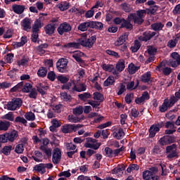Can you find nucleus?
<instances>
[{
	"label": "nucleus",
	"mask_w": 180,
	"mask_h": 180,
	"mask_svg": "<svg viewBox=\"0 0 180 180\" xmlns=\"http://www.w3.org/2000/svg\"><path fill=\"white\" fill-rule=\"evenodd\" d=\"M97 40L96 35H92L89 38L86 37V35H84V37H82L78 39V43L72 42L68 43L67 44H65L62 46L63 48H75V49H79L80 46H82L83 47H87L88 49H91L94 46V44L96 43Z\"/></svg>",
	"instance_id": "obj_1"
},
{
	"label": "nucleus",
	"mask_w": 180,
	"mask_h": 180,
	"mask_svg": "<svg viewBox=\"0 0 180 180\" xmlns=\"http://www.w3.org/2000/svg\"><path fill=\"white\" fill-rule=\"evenodd\" d=\"M18 132L13 130L0 135V143H13L18 137Z\"/></svg>",
	"instance_id": "obj_2"
},
{
	"label": "nucleus",
	"mask_w": 180,
	"mask_h": 180,
	"mask_svg": "<svg viewBox=\"0 0 180 180\" xmlns=\"http://www.w3.org/2000/svg\"><path fill=\"white\" fill-rule=\"evenodd\" d=\"M165 153L167 155V159L171 160L174 158H179V155L177 152V146L176 143H174L166 147Z\"/></svg>",
	"instance_id": "obj_3"
},
{
	"label": "nucleus",
	"mask_w": 180,
	"mask_h": 180,
	"mask_svg": "<svg viewBox=\"0 0 180 180\" xmlns=\"http://www.w3.org/2000/svg\"><path fill=\"white\" fill-rule=\"evenodd\" d=\"M158 171L157 167H151L150 170H145L143 172V178L144 180H160L159 176H156L155 172Z\"/></svg>",
	"instance_id": "obj_4"
},
{
	"label": "nucleus",
	"mask_w": 180,
	"mask_h": 180,
	"mask_svg": "<svg viewBox=\"0 0 180 180\" xmlns=\"http://www.w3.org/2000/svg\"><path fill=\"white\" fill-rule=\"evenodd\" d=\"M22 100L20 98H13L8 102L7 109L10 111H15L22 106Z\"/></svg>",
	"instance_id": "obj_5"
},
{
	"label": "nucleus",
	"mask_w": 180,
	"mask_h": 180,
	"mask_svg": "<svg viewBox=\"0 0 180 180\" xmlns=\"http://www.w3.org/2000/svg\"><path fill=\"white\" fill-rule=\"evenodd\" d=\"M68 60L65 58H60L56 63V68L59 72L65 73L68 72Z\"/></svg>",
	"instance_id": "obj_6"
},
{
	"label": "nucleus",
	"mask_w": 180,
	"mask_h": 180,
	"mask_svg": "<svg viewBox=\"0 0 180 180\" xmlns=\"http://www.w3.org/2000/svg\"><path fill=\"white\" fill-rule=\"evenodd\" d=\"M176 139V137L174 135H166L160 139L159 143L161 146H167V144H172V143H175Z\"/></svg>",
	"instance_id": "obj_7"
},
{
	"label": "nucleus",
	"mask_w": 180,
	"mask_h": 180,
	"mask_svg": "<svg viewBox=\"0 0 180 180\" xmlns=\"http://www.w3.org/2000/svg\"><path fill=\"white\" fill-rule=\"evenodd\" d=\"M154 37L155 39L158 38L159 32H158V34H157L156 32L147 31V32H143V36L139 37V40L142 41L147 42V41H150Z\"/></svg>",
	"instance_id": "obj_8"
},
{
	"label": "nucleus",
	"mask_w": 180,
	"mask_h": 180,
	"mask_svg": "<svg viewBox=\"0 0 180 180\" xmlns=\"http://www.w3.org/2000/svg\"><path fill=\"white\" fill-rule=\"evenodd\" d=\"M72 30V26L68 22H64L60 24L57 28V31L60 36H63L64 33H68Z\"/></svg>",
	"instance_id": "obj_9"
},
{
	"label": "nucleus",
	"mask_w": 180,
	"mask_h": 180,
	"mask_svg": "<svg viewBox=\"0 0 180 180\" xmlns=\"http://www.w3.org/2000/svg\"><path fill=\"white\" fill-rule=\"evenodd\" d=\"M82 124H65L62 127L61 130L65 134L72 133V131H76L78 129L82 128Z\"/></svg>",
	"instance_id": "obj_10"
},
{
	"label": "nucleus",
	"mask_w": 180,
	"mask_h": 180,
	"mask_svg": "<svg viewBox=\"0 0 180 180\" xmlns=\"http://www.w3.org/2000/svg\"><path fill=\"white\" fill-rule=\"evenodd\" d=\"M171 57L173 58V60H170L169 63L172 68H176L178 65H180V55L179 53L173 52L171 54Z\"/></svg>",
	"instance_id": "obj_11"
},
{
	"label": "nucleus",
	"mask_w": 180,
	"mask_h": 180,
	"mask_svg": "<svg viewBox=\"0 0 180 180\" xmlns=\"http://www.w3.org/2000/svg\"><path fill=\"white\" fill-rule=\"evenodd\" d=\"M45 20V18L44 16H39V19H37L32 25V32L39 33L40 31V29L42 27L41 20Z\"/></svg>",
	"instance_id": "obj_12"
},
{
	"label": "nucleus",
	"mask_w": 180,
	"mask_h": 180,
	"mask_svg": "<svg viewBox=\"0 0 180 180\" xmlns=\"http://www.w3.org/2000/svg\"><path fill=\"white\" fill-rule=\"evenodd\" d=\"M61 159V151L60 148H56L53 149V153L52 156V162L53 164L57 165L60 162Z\"/></svg>",
	"instance_id": "obj_13"
},
{
	"label": "nucleus",
	"mask_w": 180,
	"mask_h": 180,
	"mask_svg": "<svg viewBox=\"0 0 180 180\" xmlns=\"http://www.w3.org/2000/svg\"><path fill=\"white\" fill-rule=\"evenodd\" d=\"M84 55V53L79 51L74 52L72 55V57L76 60V61L82 67H84L85 65V61L81 58V57H82Z\"/></svg>",
	"instance_id": "obj_14"
},
{
	"label": "nucleus",
	"mask_w": 180,
	"mask_h": 180,
	"mask_svg": "<svg viewBox=\"0 0 180 180\" xmlns=\"http://www.w3.org/2000/svg\"><path fill=\"white\" fill-rule=\"evenodd\" d=\"M56 27H57V24L49 23L46 25H45V27H44V30L46 34L49 36H51L52 34H53L56 31Z\"/></svg>",
	"instance_id": "obj_15"
},
{
	"label": "nucleus",
	"mask_w": 180,
	"mask_h": 180,
	"mask_svg": "<svg viewBox=\"0 0 180 180\" xmlns=\"http://www.w3.org/2000/svg\"><path fill=\"white\" fill-rule=\"evenodd\" d=\"M93 99L95 102L98 103V106L101 105V103H103L105 100L104 95L98 91H95L93 93Z\"/></svg>",
	"instance_id": "obj_16"
},
{
	"label": "nucleus",
	"mask_w": 180,
	"mask_h": 180,
	"mask_svg": "<svg viewBox=\"0 0 180 180\" xmlns=\"http://www.w3.org/2000/svg\"><path fill=\"white\" fill-rule=\"evenodd\" d=\"M86 91V85L85 83L83 82H77L75 84L74 87L72 88V91H77L79 93L84 92Z\"/></svg>",
	"instance_id": "obj_17"
},
{
	"label": "nucleus",
	"mask_w": 180,
	"mask_h": 180,
	"mask_svg": "<svg viewBox=\"0 0 180 180\" xmlns=\"http://www.w3.org/2000/svg\"><path fill=\"white\" fill-rule=\"evenodd\" d=\"M131 20L128 15L127 20L124 18L122 20V23L121 24L120 28H126L127 30H133V25L131 23Z\"/></svg>",
	"instance_id": "obj_18"
},
{
	"label": "nucleus",
	"mask_w": 180,
	"mask_h": 180,
	"mask_svg": "<svg viewBox=\"0 0 180 180\" xmlns=\"http://www.w3.org/2000/svg\"><path fill=\"white\" fill-rule=\"evenodd\" d=\"M129 16L130 17L131 21H133L134 24L141 25L142 23L144 22V20L137 16L136 13H130Z\"/></svg>",
	"instance_id": "obj_19"
},
{
	"label": "nucleus",
	"mask_w": 180,
	"mask_h": 180,
	"mask_svg": "<svg viewBox=\"0 0 180 180\" xmlns=\"http://www.w3.org/2000/svg\"><path fill=\"white\" fill-rule=\"evenodd\" d=\"M12 8L14 13L17 15H22L25 10V6L24 5L14 4L13 5Z\"/></svg>",
	"instance_id": "obj_20"
},
{
	"label": "nucleus",
	"mask_w": 180,
	"mask_h": 180,
	"mask_svg": "<svg viewBox=\"0 0 180 180\" xmlns=\"http://www.w3.org/2000/svg\"><path fill=\"white\" fill-rule=\"evenodd\" d=\"M21 26L24 31L29 32L32 28L30 19L28 18H24L21 22Z\"/></svg>",
	"instance_id": "obj_21"
},
{
	"label": "nucleus",
	"mask_w": 180,
	"mask_h": 180,
	"mask_svg": "<svg viewBox=\"0 0 180 180\" xmlns=\"http://www.w3.org/2000/svg\"><path fill=\"white\" fill-rule=\"evenodd\" d=\"M129 34V32H124V34L121 35L118 38L117 41L115 43V46H122L126 41V40L128 39Z\"/></svg>",
	"instance_id": "obj_22"
},
{
	"label": "nucleus",
	"mask_w": 180,
	"mask_h": 180,
	"mask_svg": "<svg viewBox=\"0 0 180 180\" xmlns=\"http://www.w3.org/2000/svg\"><path fill=\"white\" fill-rule=\"evenodd\" d=\"M164 27L165 24H163L162 22H156L150 25V28H152V30L155 32L162 31Z\"/></svg>",
	"instance_id": "obj_23"
},
{
	"label": "nucleus",
	"mask_w": 180,
	"mask_h": 180,
	"mask_svg": "<svg viewBox=\"0 0 180 180\" xmlns=\"http://www.w3.org/2000/svg\"><path fill=\"white\" fill-rule=\"evenodd\" d=\"M91 28L95 29L99 31H102L104 28V24L99 21H90Z\"/></svg>",
	"instance_id": "obj_24"
},
{
	"label": "nucleus",
	"mask_w": 180,
	"mask_h": 180,
	"mask_svg": "<svg viewBox=\"0 0 180 180\" xmlns=\"http://www.w3.org/2000/svg\"><path fill=\"white\" fill-rule=\"evenodd\" d=\"M33 171L41 172V174H44L46 172L45 163H39L38 165H35L33 167Z\"/></svg>",
	"instance_id": "obj_25"
},
{
	"label": "nucleus",
	"mask_w": 180,
	"mask_h": 180,
	"mask_svg": "<svg viewBox=\"0 0 180 180\" xmlns=\"http://www.w3.org/2000/svg\"><path fill=\"white\" fill-rule=\"evenodd\" d=\"M170 105L169 104V99H165L162 105H160L159 107V111L162 113H164L168 110L169 108H170Z\"/></svg>",
	"instance_id": "obj_26"
},
{
	"label": "nucleus",
	"mask_w": 180,
	"mask_h": 180,
	"mask_svg": "<svg viewBox=\"0 0 180 180\" xmlns=\"http://www.w3.org/2000/svg\"><path fill=\"white\" fill-rule=\"evenodd\" d=\"M30 61V58L28 56H23L22 58L17 61V65L18 66H26Z\"/></svg>",
	"instance_id": "obj_27"
},
{
	"label": "nucleus",
	"mask_w": 180,
	"mask_h": 180,
	"mask_svg": "<svg viewBox=\"0 0 180 180\" xmlns=\"http://www.w3.org/2000/svg\"><path fill=\"white\" fill-rule=\"evenodd\" d=\"M89 28H91V21L83 22L79 25L78 30L81 32H86Z\"/></svg>",
	"instance_id": "obj_28"
},
{
	"label": "nucleus",
	"mask_w": 180,
	"mask_h": 180,
	"mask_svg": "<svg viewBox=\"0 0 180 180\" xmlns=\"http://www.w3.org/2000/svg\"><path fill=\"white\" fill-rule=\"evenodd\" d=\"M160 131L159 127L156 124H152L150 128H149V137L153 138L155 136L156 133Z\"/></svg>",
	"instance_id": "obj_29"
},
{
	"label": "nucleus",
	"mask_w": 180,
	"mask_h": 180,
	"mask_svg": "<svg viewBox=\"0 0 180 180\" xmlns=\"http://www.w3.org/2000/svg\"><path fill=\"white\" fill-rule=\"evenodd\" d=\"M24 86V82H20L19 83H18L15 86H13V88H11V89H10V92L11 93H15V92H21L22 91V88Z\"/></svg>",
	"instance_id": "obj_30"
},
{
	"label": "nucleus",
	"mask_w": 180,
	"mask_h": 180,
	"mask_svg": "<svg viewBox=\"0 0 180 180\" xmlns=\"http://www.w3.org/2000/svg\"><path fill=\"white\" fill-rule=\"evenodd\" d=\"M157 68H158L159 71H162V74L165 76H169L172 72V69L171 68H169V67H165V68H162V65H160L158 66Z\"/></svg>",
	"instance_id": "obj_31"
},
{
	"label": "nucleus",
	"mask_w": 180,
	"mask_h": 180,
	"mask_svg": "<svg viewBox=\"0 0 180 180\" xmlns=\"http://www.w3.org/2000/svg\"><path fill=\"white\" fill-rule=\"evenodd\" d=\"M80 101L83 102H86L88 99L92 98V95L89 92H84L83 94H80L78 96Z\"/></svg>",
	"instance_id": "obj_32"
},
{
	"label": "nucleus",
	"mask_w": 180,
	"mask_h": 180,
	"mask_svg": "<svg viewBox=\"0 0 180 180\" xmlns=\"http://www.w3.org/2000/svg\"><path fill=\"white\" fill-rule=\"evenodd\" d=\"M47 72H48L47 68L41 67L38 70L37 74L39 78H45L47 76Z\"/></svg>",
	"instance_id": "obj_33"
},
{
	"label": "nucleus",
	"mask_w": 180,
	"mask_h": 180,
	"mask_svg": "<svg viewBox=\"0 0 180 180\" xmlns=\"http://www.w3.org/2000/svg\"><path fill=\"white\" fill-rule=\"evenodd\" d=\"M115 84V77L113 76L108 77L103 82V86L108 87Z\"/></svg>",
	"instance_id": "obj_34"
},
{
	"label": "nucleus",
	"mask_w": 180,
	"mask_h": 180,
	"mask_svg": "<svg viewBox=\"0 0 180 180\" xmlns=\"http://www.w3.org/2000/svg\"><path fill=\"white\" fill-rule=\"evenodd\" d=\"M11 126V123L8 121L0 120V131H7Z\"/></svg>",
	"instance_id": "obj_35"
},
{
	"label": "nucleus",
	"mask_w": 180,
	"mask_h": 180,
	"mask_svg": "<svg viewBox=\"0 0 180 180\" xmlns=\"http://www.w3.org/2000/svg\"><path fill=\"white\" fill-rule=\"evenodd\" d=\"M58 8L60 9V11L63 12L69 9L70 4L67 1H63L61 4L58 5Z\"/></svg>",
	"instance_id": "obj_36"
},
{
	"label": "nucleus",
	"mask_w": 180,
	"mask_h": 180,
	"mask_svg": "<svg viewBox=\"0 0 180 180\" xmlns=\"http://www.w3.org/2000/svg\"><path fill=\"white\" fill-rule=\"evenodd\" d=\"M151 79V72H147L141 76V82L143 83H148Z\"/></svg>",
	"instance_id": "obj_37"
},
{
	"label": "nucleus",
	"mask_w": 180,
	"mask_h": 180,
	"mask_svg": "<svg viewBox=\"0 0 180 180\" xmlns=\"http://www.w3.org/2000/svg\"><path fill=\"white\" fill-rule=\"evenodd\" d=\"M32 88H33L32 84H31L29 82H27L24 84V86H22V92L28 94L30 92V91L32 89Z\"/></svg>",
	"instance_id": "obj_38"
},
{
	"label": "nucleus",
	"mask_w": 180,
	"mask_h": 180,
	"mask_svg": "<svg viewBox=\"0 0 180 180\" xmlns=\"http://www.w3.org/2000/svg\"><path fill=\"white\" fill-rule=\"evenodd\" d=\"M125 65H124V61L123 60H120L117 65H116V70L118 71V72H122L123 70H124Z\"/></svg>",
	"instance_id": "obj_39"
},
{
	"label": "nucleus",
	"mask_w": 180,
	"mask_h": 180,
	"mask_svg": "<svg viewBox=\"0 0 180 180\" xmlns=\"http://www.w3.org/2000/svg\"><path fill=\"white\" fill-rule=\"evenodd\" d=\"M25 151L24 144L23 143H18L15 146V150L14 152L16 154H22Z\"/></svg>",
	"instance_id": "obj_40"
},
{
	"label": "nucleus",
	"mask_w": 180,
	"mask_h": 180,
	"mask_svg": "<svg viewBox=\"0 0 180 180\" xmlns=\"http://www.w3.org/2000/svg\"><path fill=\"white\" fill-rule=\"evenodd\" d=\"M180 99V98H178L176 96H172L168 100V104L170 105L171 108H172Z\"/></svg>",
	"instance_id": "obj_41"
},
{
	"label": "nucleus",
	"mask_w": 180,
	"mask_h": 180,
	"mask_svg": "<svg viewBox=\"0 0 180 180\" xmlns=\"http://www.w3.org/2000/svg\"><path fill=\"white\" fill-rule=\"evenodd\" d=\"M12 150H13L12 146H6L2 149V153L6 156H8L11 155Z\"/></svg>",
	"instance_id": "obj_42"
},
{
	"label": "nucleus",
	"mask_w": 180,
	"mask_h": 180,
	"mask_svg": "<svg viewBox=\"0 0 180 180\" xmlns=\"http://www.w3.org/2000/svg\"><path fill=\"white\" fill-rule=\"evenodd\" d=\"M138 70H139V68L133 63L130 64L128 67V71L131 75H133V74H135V72H136Z\"/></svg>",
	"instance_id": "obj_43"
},
{
	"label": "nucleus",
	"mask_w": 180,
	"mask_h": 180,
	"mask_svg": "<svg viewBox=\"0 0 180 180\" xmlns=\"http://www.w3.org/2000/svg\"><path fill=\"white\" fill-rule=\"evenodd\" d=\"M102 69L104 71H108V72H112V71H114V70H115V66L113 65H107V64L104 63L102 65Z\"/></svg>",
	"instance_id": "obj_44"
},
{
	"label": "nucleus",
	"mask_w": 180,
	"mask_h": 180,
	"mask_svg": "<svg viewBox=\"0 0 180 180\" xmlns=\"http://www.w3.org/2000/svg\"><path fill=\"white\" fill-rule=\"evenodd\" d=\"M105 152V156L109 158H113V150L110 147H105L104 149Z\"/></svg>",
	"instance_id": "obj_45"
},
{
	"label": "nucleus",
	"mask_w": 180,
	"mask_h": 180,
	"mask_svg": "<svg viewBox=\"0 0 180 180\" xmlns=\"http://www.w3.org/2000/svg\"><path fill=\"white\" fill-rule=\"evenodd\" d=\"M47 75V79L53 82L56 79H57V75L53 71H49Z\"/></svg>",
	"instance_id": "obj_46"
},
{
	"label": "nucleus",
	"mask_w": 180,
	"mask_h": 180,
	"mask_svg": "<svg viewBox=\"0 0 180 180\" xmlns=\"http://www.w3.org/2000/svg\"><path fill=\"white\" fill-rule=\"evenodd\" d=\"M37 96H38V91L36 89V88L32 89L29 95H28L29 98H32V99H37Z\"/></svg>",
	"instance_id": "obj_47"
},
{
	"label": "nucleus",
	"mask_w": 180,
	"mask_h": 180,
	"mask_svg": "<svg viewBox=\"0 0 180 180\" xmlns=\"http://www.w3.org/2000/svg\"><path fill=\"white\" fill-rule=\"evenodd\" d=\"M57 79L63 84H67L70 80L68 77H65L63 75L57 76Z\"/></svg>",
	"instance_id": "obj_48"
},
{
	"label": "nucleus",
	"mask_w": 180,
	"mask_h": 180,
	"mask_svg": "<svg viewBox=\"0 0 180 180\" xmlns=\"http://www.w3.org/2000/svg\"><path fill=\"white\" fill-rule=\"evenodd\" d=\"M25 117L28 121H34L36 120V116H35L34 113H33L32 112H27L25 115Z\"/></svg>",
	"instance_id": "obj_49"
},
{
	"label": "nucleus",
	"mask_w": 180,
	"mask_h": 180,
	"mask_svg": "<svg viewBox=\"0 0 180 180\" xmlns=\"http://www.w3.org/2000/svg\"><path fill=\"white\" fill-rule=\"evenodd\" d=\"M122 11L125 13H130L131 11V8H130V5L127 3H123L120 5Z\"/></svg>",
	"instance_id": "obj_50"
},
{
	"label": "nucleus",
	"mask_w": 180,
	"mask_h": 180,
	"mask_svg": "<svg viewBox=\"0 0 180 180\" xmlns=\"http://www.w3.org/2000/svg\"><path fill=\"white\" fill-rule=\"evenodd\" d=\"M141 43L138 40H136L134 43V46L131 47V51L133 53L137 52L141 48Z\"/></svg>",
	"instance_id": "obj_51"
},
{
	"label": "nucleus",
	"mask_w": 180,
	"mask_h": 180,
	"mask_svg": "<svg viewBox=\"0 0 180 180\" xmlns=\"http://www.w3.org/2000/svg\"><path fill=\"white\" fill-rule=\"evenodd\" d=\"M39 149L44 152L48 158L51 157V148H47L46 146H41L39 147Z\"/></svg>",
	"instance_id": "obj_52"
},
{
	"label": "nucleus",
	"mask_w": 180,
	"mask_h": 180,
	"mask_svg": "<svg viewBox=\"0 0 180 180\" xmlns=\"http://www.w3.org/2000/svg\"><path fill=\"white\" fill-rule=\"evenodd\" d=\"M83 107L82 105L73 108V114L75 115H81L83 113Z\"/></svg>",
	"instance_id": "obj_53"
},
{
	"label": "nucleus",
	"mask_w": 180,
	"mask_h": 180,
	"mask_svg": "<svg viewBox=\"0 0 180 180\" xmlns=\"http://www.w3.org/2000/svg\"><path fill=\"white\" fill-rule=\"evenodd\" d=\"M1 118L3 120H9L11 122L14 121V115H13V113L12 112H10L8 114L4 115Z\"/></svg>",
	"instance_id": "obj_54"
},
{
	"label": "nucleus",
	"mask_w": 180,
	"mask_h": 180,
	"mask_svg": "<svg viewBox=\"0 0 180 180\" xmlns=\"http://www.w3.org/2000/svg\"><path fill=\"white\" fill-rule=\"evenodd\" d=\"M61 98L63 99L64 101L70 102L72 100V97L70 94H68L67 92H63L60 94Z\"/></svg>",
	"instance_id": "obj_55"
},
{
	"label": "nucleus",
	"mask_w": 180,
	"mask_h": 180,
	"mask_svg": "<svg viewBox=\"0 0 180 180\" xmlns=\"http://www.w3.org/2000/svg\"><path fill=\"white\" fill-rule=\"evenodd\" d=\"M124 136V132L122 128L118 129L117 133L115 134V136L117 138V140H122V137Z\"/></svg>",
	"instance_id": "obj_56"
},
{
	"label": "nucleus",
	"mask_w": 180,
	"mask_h": 180,
	"mask_svg": "<svg viewBox=\"0 0 180 180\" xmlns=\"http://www.w3.org/2000/svg\"><path fill=\"white\" fill-rule=\"evenodd\" d=\"M105 53L108 54V55H110V56H112L115 58H120V56L119 55L118 53H117L116 51H112V50H106L105 51Z\"/></svg>",
	"instance_id": "obj_57"
},
{
	"label": "nucleus",
	"mask_w": 180,
	"mask_h": 180,
	"mask_svg": "<svg viewBox=\"0 0 180 180\" xmlns=\"http://www.w3.org/2000/svg\"><path fill=\"white\" fill-rule=\"evenodd\" d=\"M118 89L119 91L117 92V96H122L126 91V86L123 83H121Z\"/></svg>",
	"instance_id": "obj_58"
},
{
	"label": "nucleus",
	"mask_w": 180,
	"mask_h": 180,
	"mask_svg": "<svg viewBox=\"0 0 180 180\" xmlns=\"http://www.w3.org/2000/svg\"><path fill=\"white\" fill-rule=\"evenodd\" d=\"M95 11L94 8H91V10H88L84 14L86 18H91L94 15Z\"/></svg>",
	"instance_id": "obj_59"
},
{
	"label": "nucleus",
	"mask_w": 180,
	"mask_h": 180,
	"mask_svg": "<svg viewBox=\"0 0 180 180\" xmlns=\"http://www.w3.org/2000/svg\"><path fill=\"white\" fill-rule=\"evenodd\" d=\"M12 84L8 82H0V89H6L11 87Z\"/></svg>",
	"instance_id": "obj_60"
},
{
	"label": "nucleus",
	"mask_w": 180,
	"mask_h": 180,
	"mask_svg": "<svg viewBox=\"0 0 180 180\" xmlns=\"http://www.w3.org/2000/svg\"><path fill=\"white\" fill-rule=\"evenodd\" d=\"M158 49H155L154 46H149L148 49V53L149 54V56H155L156 53H157Z\"/></svg>",
	"instance_id": "obj_61"
},
{
	"label": "nucleus",
	"mask_w": 180,
	"mask_h": 180,
	"mask_svg": "<svg viewBox=\"0 0 180 180\" xmlns=\"http://www.w3.org/2000/svg\"><path fill=\"white\" fill-rule=\"evenodd\" d=\"M165 127L166 129H169H169H176V127H175V122H170V121L167 122L165 123Z\"/></svg>",
	"instance_id": "obj_62"
},
{
	"label": "nucleus",
	"mask_w": 180,
	"mask_h": 180,
	"mask_svg": "<svg viewBox=\"0 0 180 180\" xmlns=\"http://www.w3.org/2000/svg\"><path fill=\"white\" fill-rule=\"evenodd\" d=\"M133 97H134V94L132 93L127 94V95L124 97L125 102L127 104H130L131 103V98H133Z\"/></svg>",
	"instance_id": "obj_63"
},
{
	"label": "nucleus",
	"mask_w": 180,
	"mask_h": 180,
	"mask_svg": "<svg viewBox=\"0 0 180 180\" xmlns=\"http://www.w3.org/2000/svg\"><path fill=\"white\" fill-rule=\"evenodd\" d=\"M141 97L144 103L146 101L150 100V94L147 91H144Z\"/></svg>",
	"instance_id": "obj_64"
}]
</instances>
